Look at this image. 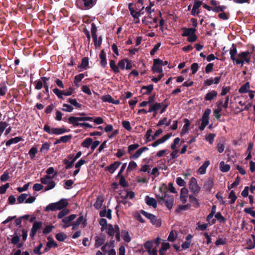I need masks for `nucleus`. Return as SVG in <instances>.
Instances as JSON below:
<instances>
[{
  "label": "nucleus",
  "mask_w": 255,
  "mask_h": 255,
  "mask_svg": "<svg viewBox=\"0 0 255 255\" xmlns=\"http://www.w3.org/2000/svg\"><path fill=\"white\" fill-rule=\"evenodd\" d=\"M104 243V240L102 238H100L98 237H95V246L96 248H98L103 245Z\"/></svg>",
  "instance_id": "54"
},
{
  "label": "nucleus",
  "mask_w": 255,
  "mask_h": 255,
  "mask_svg": "<svg viewBox=\"0 0 255 255\" xmlns=\"http://www.w3.org/2000/svg\"><path fill=\"white\" fill-rule=\"evenodd\" d=\"M40 181L42 184L46 185L45 187V190L48 191L52 189L55 187L56 184L52 180V178L49 176H45L44 177L41 178Z\"/></svg>",
  "instance_id": "7"
},
{
  "label": "nucleus",
  "mask_w": 255,
  "mask_h": 255,
  "mask_svg": "<svg viewBox=\"0 0 255 255\" xmlns=\"http://www.w3.org/2000/svg\"><path fill=\"white\" fill-rule=\"evenodd\" d=\"M41 225H42L41 222H34L33 223V226H32V228L31 229L33 230V232H37V230L39 229H40V228L41 227Z\"/></svg>",
  "instance_id": "62"
},
{
  "label": "nucleus",
  "mask_w": 255,
  "mask_h": 255,
  "mask_svg": "<svg viewBox=\"0 0 255 255\" xmlns=\"http://www.w3.org/2000/svg\"><path fill=\"white\" fill-rule=\"evenodd\" d=\"M220 168L221 171L226 172L230 170V166L229 164H225L224 161H221L220 163Z\"/></svg>",
  "instance_id": "34"
},
{
  "label": "nucleus",
  "mask_w": 255,
  "mask_h": 255,
  "mask_svg": "<svg viewBox=\"0 0 255 255\" xmlns=\"http://www.w3.org/2000/svg\"><path fill=\"white\" fill-rule=\"evenodd\" d=\"M100 58L101 59L100 63L102 66L105 67L107 64L106 60V55L104 50L101 51L100 54Z\"/></svg>",
  "instance_id": "29"
},
{
  "label": "nucleus",
  "mask_w": 255,
  "mask_h": 255,
  "mask_svg": "<svg viewBox=\"0 0 255 255\" xmlns=\"http://www.w3.org/2000/svg\"><path fill=\"white\" fill-rule=\"evenodd\" d=\"M158 62H162V60L159 59H156L154 60V63L152 67V70L154 72L159 73V74L162 73V68L161 66Z\"/></svg>",
  "instance_id": "13"
},
{
  "label": "nucleus",
  "mask_w": 255,
  "mask_h": 255,
  "mask_svg": "<svg viewBox=\"0 0 255 255\" xmlns=\"http://www.w3.org/2000/svg\"><path fill=\"white\" fill-rule=\"evenodd\" d=\"M63 108H62V110L67 112H71L73 110V108L70 105L67 104H64L63 105Z\"/></svg>",
  "instance_id": "55"
},
{
  "label": "nucleus",
  "mask_w": 255,
  "mask_h": 255,
  "mask_svg": "<svg viewBox=\"0 0 255 255\" xmlns=\"http://www.w3.org/2000/svg\"><path fill=\"white\" fill-rule=\"evenodd\" d=\"M188 197V190L186 188H183L180 192V200L183 203H185Z\"/></svg>",
  "instance_id": "23"
},
{
  "label": "nucleus",
  "mask_w": 255,
  "mask_h": 255,
  "mask_svg": "<svg viewBox=\"0 0 255 255\" xmlns=\"http://www.w3.org/2000/svg\"><path fill=\"white\" fill-rule=\"evenodd\" d=\"M55 238L58 241L62 242L67 238V235L63 233H59L56 234Z\"/></svg>",
  "instance_id": "44"
},
{
  "label": "nucleus",
  "mask_w": 255,
  "mask_h": 255,
  "mask_svg": "<svg viewBox=\"0 0 255 255\" xmlns=\"http://www.w3.org/2000/svg\"><path fill=\"white\" fill-rule=\"evenodd\" d=\"M21 140V138L20 137H15L14 138H11L6 142V145L9 146L13 143H16Z\"/></svg>",
  "instance_id": "38"
},
{
  "label": "nucleus",
  "mask_w": 255,
  "mask_h": 255,
  "mask_svg": "<svg viewBox=\"0 0 255 255\" xmlns=\"http://www.w3.org/2000/svg\"><path fill=\"white\" fill-rule=\"evenodd\" d=\"M216 210V207L215 205H213L212 207V210L211 213L207 217V221L209 222V223H210V220L215 214Z\"/></svg>",
  "instance_id": "43"
},
{
  "label": "nucleus",
  "mask_w": 255,
  "mask_h": 255,
  "mask_svg": "<svg viewBox=\"0 0 255 255\" xmlns=\"http://www.w3.org/2000/svg\"><path fill=\"white\" fill-rule=\"evenodd\" d=\"M37 152V149L36 147H32L29 151V155L31 158V159H33L34 158L36 153Z\"/></svg>",
  "instance_id": "60"
},
{
  "label": "nucleus",
  "mask_w": 255,
  "mask_h": 255,
  "mask_svg": "<svg viewBox=\"0 0 255 255\" xmlns=\"http://www.w3.org/2000/svg\"><path fill=\"white\" fill-rule=\"evenodd\" d=\"M76 217L75 214H72L68 217H65L62 219V222L64 223V228L69 227L71 225V222Z\"/></svg>",
  "instance_id": "14"
},
{
  "label": "nucleus",
  "mask_w": 255,
  "mask_h": 255,
  "mask_svg": "<svg viewBox=\"0 0 255 255\" xmlns=\"http://www.w3.org/2000/svg\"><path fill=\"white\" fill-rule=\"evenodd\" d=\"M250 83L249 82H247L240 87V88L239 89V92L240 94L247 93L249 92H250Z\"/></svg>",
  "instance_id": "27"
},
{
  "label": "nucleus",
  "mask_w": 255,
  "mask_h": 255,
  "mask_svg": "<svg viewBox=\"0 0 255 255\" xmlns=\"http://www.w3.org/2000/svg\"><path fill=\"white\" fill-rule=\"evenodd\" d=\"M237 54V50L236 47L235 46L234 44H233L232 46V47L230 49V58L233 60L234 62L236 61L237 57H236V55Z\"/></svg>",
  "instance_id": "25"
},
{
  "label": "nucleus",
  "mask_w": 255,
  "mask_h": 255,
  "mask_svg": "<svg viewBox=\"0 0 255 255\" xmlns=\"http://www.w3.org/2000/svg\"><path fill=\"white\" fill-rule=\"evenodd\" d=\"M171 122L170 120H168L167 118H164L162 120H161L159 121L157 126H160L162 125H165L166 126H168L170 125Z\"/></svg>",
  "instance_id": "45"
},
{
  "label": "nucleus",
  "mask_w": 255,
  "mask_h": 255,
  "mask_svg": "<svg viewBox=\"0 0 255 255\" xmlns=\"http://www.w3.org/2000/svg\"><path fill=\"white\" fill-rule=\"evenodd\" d=\"M93 120L92 117H70L68 119L69 123L72 124L74 127H81L82 123H79L81 121H92Z\"/></svg>",
  "instance_id": "4"
},
{
  "label": "nucleus",
  "mask_w": 255,
  "mask_h": 255,
  "mask_svg": "<svg viewBox=\"0 0 255 255\" xmlns=\"http://www.w3.org/2000/svg\"><path fill=\"white\" fill-rule=\"evenodd\" d=\"M153 86L149 85L147 86H143L141 89V92L143 95H148L152 91Z\"/></svg>",
  "instance_id": "32"
},
{
  "label": "nucleus",
  "mask_w": 255,
  "mask_h": 255,
  "mask_svg": "<svg viewBox=\"0 0 255 255\" xmlns=\"http://www.w3.org/2000/svg\"><path fill=\"white\" fill-rule=\"evenodd\" d=\"M210 164V162L209 160H206L202 165L201 166L198 170V172L201 174H204L206 172V169L209 166Z\"/></svg>",
  "instance_id": "21"
},
{
  "label": "nucleus",
  "mask_w": 255,
  "mask_h": 255,
  "mask_svg": "<svg viewBox=\"0 0 255 255\" xmlns=\"http://www.w3.org/2000/svg\"><path fill=\"white\" fill-rule=\"evenodd\" d=\"M110 67L112 69V70L115 73L119 72V69L118 68V66L116 65V62L114 60H112L110 61Z\"/></svg>",
  "instance_id": "48"
},
{
  "label": "nucleus",
  "mask_w": 255,
  "mask_h": 255,
  "mask_svg": "<svg viewBox=\"0 0 255 255\" xmlns=\"http://www.w3.org/2000/svg\"><path fill=\"white\" fill-rule=\"evenodd\" d=\"M137 167V164L134 161H131L129 162L128 166L127 171L130 172Z\"/></svg>",
  "instance_id": "39"
},
{
  "label": "nucleus",
  "mask_w": 255,
  "mask_h": 255,
  "mask_svg": "<svg viewBox=\"0 0 255 255\" xmlns=\"http://www.w3.org/2000/svg\"><path fill=\"white\" fill-rule=\"evenodd\" d=\"M102 100L104 102H108L110 103H118V102L115 103L114 99L109 95L103 96L102 97Z\"/></svg>",
  "instance_id": "37"
},
{
  "label": "nucleus",
  "mask_w": 255,
  "mask_h": 255,
  "mask_svg": "<svg viewBox=\"0 0 255 255\" xmlns=\"http://www.w3.org/2000/svg\"><path fill=\"white\" fill-rule=\"evenodd\" d=\"M211 113V110L207 109L204 112L202 118V123L199 126V129L201 130H203L209 124V116Z\"/></svg>",
  "instance_id": "10"
},
{
  "label": "nucleus",
  "mask_w": 255,
  "mask_h": 255,
  "mask_svg": "<svg viewBox=\"0 0 255 255\" xmlns=\"http://www.w3.org/2000/svg\"><path fill=\"white\" fill-rule=\"evenodd\" d=\"M89 65V60L88 58L85 57L82 60L81 65H80V67L86 69L87 68Z\"/></svg>",
  "instance_id": "47"
},
{
  "label": "nucleus",
  "mask_w": 255,
  "mask_h": 255,
  "mask_svg": "<svg viewBox=\"0 0 255 255\" xmlns=\"http://www.w3.org/2000/svg\"><path fill=\"white\" fill-rule=\"evenodd\" d=\"M44 130L49 134L59 135L65 133L67 130L64 128H51L48 125H45L43 128Z\"/></svg>",
  "instance_id": "5"
},
{
  "label": "nucleus",
  "mask_w": 255,
  "mask_h": 255,
  "mask_svg": "<svg viewBox=\"0 0 255 255\" xmlns=\"http://www.w3.org/2000/svg\"><path fill=\"white\" fill-rule=\"evenodd\" d=\"M97 0H76V5L80 9H89L96 3Z\"/></svg>",
  "instance_id": "3"
},
{
  "label": "nucleus",
  "mask_w": 255,
  "mask_h": 255,
  "mask_svg": "<svg viewBox=\"0 0 255 255\" xmlns=\"http://www.w3.org/2000/svg\"><path fill=\"white\" fill-rule=\"evenodd\" d=\"M68 102L77 108H81L82 105L77 102L75 99H69Z\"/></svg>",
  "instance_id": "52"
},
{
  "label": "nucleus",
  "mask_w": 255,
  "mask_h": 255,
  "mask_svg": "<svg viewBox=\"0 0 255 255\" xmlns=\"http://www.w3.org/2000/svg\"><path fill=\"white\" fill-rule=\"evenodd\" d=\"M226 8V6H217L213 7L212 9V10L216 12H219L221 11H223L224 9Z\"/></svg>",
  "instance_id": "63"
},
{
  "label": "nucleus",
  "mask_w": 255,
  "mask_h": 255,
  "mask_svg": "<svg viewBox=\"0 0 255 255\" xmlns=\"http://www.w3.org/2000/svg\"><path fill=\"white\" fill-rule=\"evenodd\" d=\"M251 61V53L247 51H244L239 53L237 55V59L235 62L237 64H241L243 66L245 62L249 63Z\"/></svg>",
  "instance_id": "2"
},
{
  "label": "nucleus",
  "mask_w": 255,
  "mask_h": 255,
  "mask_svg": "<svg viewBox=\"0 0 255 255\" xmlns=\"http://www.w3.org/2000/svg\"><path fill=\"white\" fill-rule=\"evenodd\" d=\"M152 16L151 14H148L147 16H145L142 20L143 23L147 25L149 28L154 27V25L152 24Z\"/></svg>",
  "instance_id": "20"
},
{
  "label": "nucleus",
  "mask_w": 255,
  "mask_h": 255,
  "mask_svg": "<svg viewBox=\"0 0 255 255\" xmlns=\"http://www.w3.org/2000/svg\"><path fill=\"white\" fill-rule=\"evenodd\" d=\"M190 126V123L188 120H186V123L183 126V128L182 129L181 134V135H183L186 133L189 129V127Z\"/></svg>",
  "instance_id": "57"
},
{
  "label": "nucleus",
  "mask_w": 255,
  "mask_h": 255,
  "mask_svg": "<svg viewBox=\"0 0 255 255\" xmlns=\"http://www.w3.org/2000/svg\"><path fill=\"white\" fill-rule=\"evenodd\" d=\"M86 163V161L84 159L81 158L75 164V167L76 169L73 172V175L74 176H76L78 174L80 171L81 166Z\"/></svg>",
  "instance_id": "18"
},
{
  "label": "nucleus",
  "mask_w": 255,
  "mask_h": 255,
  "mask_svg": "<svg viewBox=\"0 0 255 255\" xmlns=\"http://www.w3.org/2000/svg\"><path fill=\"white\" fill-rule=\"evenodd\" d=\"M170 248V244L168 243L164 242L162 244L161 248L159 250L160 255H165L166 251Z\"/></svg>",
  "instance_id": "30"
},
{
  "label": "nucleus",
  "mask_w": 255,
  "mask_h": 255,
  "mask_svg": "<svg viewBox=\"0 0 255 255\" xmlns=\"http://www.w3.org/2000/svg\"><path fill=\"white\" fill-rule=\"evenodd\" d=\"M35 199H36L34 197H33L30 195L23 193L20 194L17 197V201L18 204H21L23 202H25L27 204H31L34 202Z\"/></svg>",
  "instance_id": "8"
},
{
  "label": "nucleus",
  "mask_w": 255,
  "mask_h": 255,
  "mask_svg": "<svg viewBox=\"0 0 255 255\" xmlns=\"http://www.w3.org/2000/svg\"><path fill=\"white\" fill-rule=\"evenodd\" d=\"M148 150V148L147 147H143L138 149L134 154H132L129 156V158L130 159H136L138 158L142 153Z\"/></svg>",
  "instance_id": "15"
},
{
  "label": "nucleus",
  "mask_w": 255,
  "mask_h": 255,
  "mask_svg": "<svg viewBox=\"0 0 255 255\" xmlns=\"http://www.w3.org/2000/svg\"><path fill=\"white\" fill-rule=\"evenodd\" d=\"M252 237L253 239V242H252V241L250 240L249 242L248 243V244L249 245V247L248 248L249 249H253L255 248V235H252Z\"/></svg>",
  "instance_id": "64"
},
{
  "label": "nucleus",
  "mask_w": 255,
  "mask_h": 255,
  "mask_svg": "<svg viewBox=\"0 0 255 255\" xmlns=\"http://www.w3.org/2000/svg\"><path fill=\"white\" fill-rule=\"evenodd\" d=\"M189 188L191 192L194 194L198 193L200 191V187L198 185L197 181L194 177H192L189 184Z\"/></svg>",
  "instance_id": "11"
},
{
  "label": "nucleus",
  "mask_w": 255,
  "mask_h": 255,
  "mask_svg": "<svg viewBox=\"0 0 255 255\" xmlns=\"http://www.w3.org/2000/svg\"><path fill=\"white\" fill-rule=\"evenodd\" d=\"M8 126V124L6 122L1 121L0 122V136L2 134L4 130Z\"/></svg>",
  "instance_id": "50"
},
{
  "label": "nucleus",
  "mask_w": 255,
  "mask_h": 255,
  "mask_svg": "<svg viewBox=\"0 0 255 255\" xmlns=\"http://www.w3.org/2000/svg\"><path fill=\"white\" fill-rule=\"evenodd\" d=\"M122 237L123 240L126 242H129L130 241V238L129 236L128 233L126 231H122Z\"/></svg>",
  "instance_id": "49"
},
{
  "label": "nucleus",
  "mask_w": 255,
  "mask_h": 255,
  "mask_svg": "<svg viewBox=\"0 0 255 255\" xmlns=\"http://www.w3.org/2000/svg\"><path fill=\"white\" fill-rule=\"evenodd\" d=\"M217 95L218 93L216 91H210L206 94L204 99L207 101H211L217 97Z\"/></svg>",
  "instance_id": "16"
},
{
  "label": "nucleus",
  "mask_w": 255,
  "mask_h": 255,
  "mask_svg": "<svg viewBox=\"0 0 255 255\" xmlns=\"http://www.w3.org/2000/svg\"><path fill=\"white\" fill-rule=\"evenodd\" d=\"M224 108L222 105V101H219L217 103V107L213 111L214 116L217 119L219 120L221 118V112L222 111V109Z\"/></svg>",
  "instance_id": "12"
},
{
  "label": "nucleus",
  "mask_w": 255,
  "mask_h": 255,
  "mask_svg": "<svg viewBox=\"0 0 255 255\" xmlns=\"http://www.w3.org/2000/svg\"><path fill=\"white\" fill-rule=\"evenodd\" d=\"M157 199L160 201H163L166 206L169 209H171L173 204L174 199L172 195H169L167 193H165L164 197L159 195L157 196Z\"/></svg>",
  "instance_id": "6"
},
{
  "label": "nucleus",
  "mask_w": 255,
  "mask_h": 255,
  "mask_svg": "<svg viewBox=\"0 0 255 255\" xmlns=\"http://www.w3.org/2000/svg\"><path fill=\"white\" fill-rule=\"evenodd\" d=\"M213 186V181L211 179H208L204 185V188L206 191H210Z\"/></svg>",
  "instance_id": "33"
},
{
  "label": "nucleus",
  "mask_w": 255,
  "mask_h": 255,
  "mask_svg": "<svg viewBox=\"0 0 255 255\" xmlns=\"http://www.w3.org/2000/svg\"><path fill=\"white\" fill-rule=\"evenodd\" d=\"M189 201L192 205L195 207H198L199 203L198 200L194 196H191L189 197Z\"/></svg>",
  "instance_id": "41"
},
{
  "label": "nucleus",
  "mask_w": 255,
  "mask_h": 255,
  "mask_svg": "<svg viewBox=\"0 0 255 255\" xmlns=\"http://www.w3.org/2000/svg\"><path fill=\"white\" fill-rule=\"evenodd\" d=\"M177 233L175 230H172L168 237V241L169 242H174L177 238Z\"/></svg>",
  "instance_id": "36"
},
{
  "label": "nucleus",
  "mask_w": 255,
  "mask_h": 255,
  "mask_svg": "<svg viewBox=\"0 0 255 255\" xmlns=\"http://www.w3.org/2000/svg\"><path fill=\"white\" fill-rule=\"evenodd\" d=\"M237 196L233 191H231L229 195V198L230 199V203L233 204L237 199Z\"/></svg>",
  "instance_id": "58"
},
{
  "label": "nucleus",
  "mask_w": 255,
  "mask_h": 255,
  "mask_svg": "<svg viewBox=\"0 0 255 255\" xmlns=\"http://www.w3.org/2000/svg\"><path fill=\"white\" fill-rule=\"evenodd\" d=\"M163 103H156L154 104L149 105V108L148 112L149 113L155 112L162 107Z\"/></svg>",
  "instance_id": "22"
},
{
  "label": "nucleus",
  "mask_w": 255,
  "mask_h": 255,
  "mask_svg": "<svg viewBox=\"0 0 255 255\" xmlns=\"http://www.w3.org/2000/svg\"><path fill=\"white\" fill-rule=\"evenodd\" d=\"M139 144L137 143L131 144L128 146V152L131 155L132 152L134 150L136 149L139 147Z\"/></svg>",
  "instance_id": "53"
},
{
  "label": "nucleus",
  "mask_w": 255,
  "mask_h": 255,
  "mask_svg": "<svg viewBox=\"0 0 255 255\" xmlns=\"http://www.w3.org/2000/svg\"><path fill=\"white\" fill-rule=\"evenodd\" d=\"M140 212L144 216L150 220L152 224L155 225L157 227L160 226L161 224V221L160 220H157L154 215L147 213L143 210H141Z\"/></svg>",
  "instance_id": "9"
},
{
  "label": "nucleus",
  "mask_w": 255,
  "mask_h": 255,
  "mask_svg": "<svg viewBox=\"0 0 255 255\" xmlns=\"http://www.w3.org/2000/svg\"><path fill=\"white\" fill-rule=\"evenodd\" d=\"M104 199L105 198L103 195H100L97 197L96 200L93 205L95 209H99L101 208L104 202Z\"/></svg>",
  "instance_id": "17"
},
{
  "label": "nucleus",
  "mask_w": 255,
  "mask_h": 255,
  "mask_svg": "<svg viewBox=\"0 0 255 255\" xmlns=\"http://www.w3.org/2000/svg\"><path fill=\"white\" fill-rule=\"evenodd\" d=\"M68 203L66 199H62L60 201L48 204L44 209L46 212L60 210L66 207Z\"/></svg>",
  "instance_id": "1"
},
{
  "label": "nucleus",
  "mask_w": 255,
  "mask_h": 255,
  "mask_svg": "<svg viewBox=\"0 0 255 255\" xmlns=\"http://www.w3.org/2000/svg\"><path fill=\"white\" fill-rule=\"evenodd\" d=\"M195 29L193 28H186L184 30L183 33L182 34L183 36H189L195 33Z\"/></svg>",
  "instance_id": "35"
},
{
  "label": "nucleus",
  "mask_w": 255,
  "mask_h": 255,
  "mask_svg": "<svg viewBox=\"0 0 255 255\" xmlns=\"http://www.w3.org/2000/svg\"><path fill=\"white\" fill-rule=\"evenodd\" d=\"M53 93L60 99H63V95L64 94V91H60L57 88H55L53 90Z\"/></svg>",
  "instance_id": "56"
},
{
  "label": "nucleus",
  "mask_w": 255,
  "mask_h": 255,
  "mask_svg": "<svg viewBox=\"0 0 255 255\" xmlns=\"http://www.w3.org/2000/svg\"><path fill=\"white\" fill-rule=\"evenodd\" d=\"M190 207V205L189 204L185 205H181L179 206L176 209V211L177 213L180 212L181 211L183 210H187L189 209Z\"/></svg>",
  "instance_id": "59"
},
{
  "label": "nucleus",
  "mask_w": 255,
  "mask_h": 255,
  "mask_svg": "<svg viewBox=\"0 0 255 255\" xmlns=\"http://www.w3.org/2000/svg\"><path fill=\"white\" fill-rule=\"evenodd\" d=\"M107 233L110 236L113 237L116 233V226L114 228L111 224H109L106 228Z\"/></svg>",
  "instance_id": "28"
},
{
  "label": "nucleus",
  "mask_w": 255,
  "mask_h": 255,
  "mask_svg": "<svg viewBox=\"0 0 255 255\" xmlns=\"http://www.w3.org/2000/svg\"><path fill=\"white\" fill-rule=\"evenodd\" d=\"M145 202L149 205L152 206L153 208H155L157 206V202L156 200L153 198L149 197L147 196L145 197Z\"/></svg>",
  "instance_id": "24"
},
{
  "label": "nucleus",
  "mask_w": 255,
  "mask_h": 255,
  "mask_svg": "<svg viewBox=\"0 0 255 255\" xmlns=\"http://www.w3.org/2000/svg\"><path fill=\"white\" fill-rule=\"evenodd\" d=\"M172 136V133H168L164 136H163L162 137L157 139V141H158L159 143L160 144L161 143H164L166 140H167L170 137Z\"/></svg>",
  "instance_id": "46"
},
{
  "label": "nucleus",
  "mask_w": 255,
  "mask_h": 255,
  "mask_svg": "<svg viewBox=\"0 0 255 255\" xmlns=\"http://www.w3.org/2000/svg\"><path fill=\"white\" fill-rule=\"evenodd\" d=\"M215 137V134H213V133H210L208 135H207L206 136V140L207 141H208L210 144H212L213 141H214V138Z\"/></svg>",
  "instance_id": "61"
},
{
  "label": "nucleus",
  "mask_w": 255,
  "mask_h": 255,
  "mask_svg": "<svg viewBox=\"0 0 255 255\" xmlns=\"http://www.w3.org/2000/svg\"><path fill=\"white\" fill-rule=\"evenodd\" d=\"M91 34H92V38L93 39V40H96V38L97 37V34H96V31H97V27L95 25V24L93 23H92L91 24Z\"/></svg>",
  "instance_id": "40"
},
{
  "label": "nucleus",
  "mask_w": 255,
  "mask_h": 255,
  "mask_svg": "<svg viewBox=\"0 0 255 255\" xmlns=\"http://www.w3.org/2000/svg\"><path fill=\"white\" fill-rule=\"evenodd\" d=\"M69 213V210L67 209H64L62 211H61L58 214V218L59 219L63 218L65 216L68 214Z\"/></svg>",
  "instance_id": "51"
},
{
  "label": "nucleus",
  "mask_w": 255,
  "mask_h": 255,
  "mask_svg": "<svg viewBox=\"0 0 255 255\" xmlns=\"http://www.w3.org/2000/svg\"><path fill=\"white\" fill-rule=\"evenodd\" d=\"M93 140L91 138H86L82 143L81 145L83 147L89 148L91 143H92Z\"/></svg>",
  "instance_id": "42"
},
{
  "label": "nucleus",
  "mask_w": 255,
  "mask_h": 255,
  "mask_svg": "<svg viewBox=\"0 0 255 255\" xmlns=\"http://www.w3.org/2000/svg\"><path fill=\"white\" fill-rule=\"evenodd\" d=\"M201 5V2L200 1H195L194 3L193 6L191 11V13L193 15H196L200 13L199 8Z\"/></svg>",
  "instance_id": "19"
},
{
  "label": "nucleus",
  "mask_w": 255,
  "mask_h": 255,
  "mask_svg": "<svg viewBox=\"0 0 255 255\" xmlns=\"http://www.w3.org/2000/svg\"><path fill=\"white\" fill-rule=\"evenodd\" d=\"M100 216L101 217H106L107 218L111 219L112 211L110 209H109L108 211H107L106 208H105L104 210L100 212Z\"/></svg>",
  "instance_id": "31"
},
{
  "label": "nucleus",
  "mask_w": 255,
  "mask_h": 255,
  "mask_svg": "<svg viewBox=\"0 0 255 255\" xmlns=\"http://www.w3.org/2000/svg\"><path fill=\"white\" fill-rule=\"evenodd\" d=\"M121 162L116 161L114 163L111 164L110 166L107 167V170L110 173H113L118 168V167L121 165Z\"/></svg>",
  "instance_id": "26"
}]
</instances>
